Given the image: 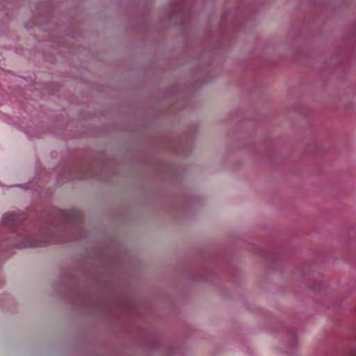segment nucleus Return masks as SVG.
<instances>
[{
  "label": "nucleus",
  "mask_w": 356,
  "mask_h": 356,
  "mask_svg": "<svg viewBox=\"0 0 356 356\" xmlns=\"http://www.w3.org/2000/svg\"><path fill=\"white\" fill-rule=\"evenodd\" d=\"M44 244V241H27L25 243L19 245L21 248H38L42 246Z\"/></svg>",
  "instance_id": "f03ea898"
},
{
  "label": "nucleus",
  "mask_w": 356,
  "mask_h": 356,
  "mask_svg": "<svg viewBox=\"0 0 356 356\" xmlns=\"http://www.w3.org/2000/svg\"><path fill=\"white\" fill-rule=\"evenodd\" d=\"M24 217L16 213H9L3 216V222L8 227H15L19 226L23 222Z\"/></svg>",
  "instance_id": "f257e3e1"
}]
</instances>
